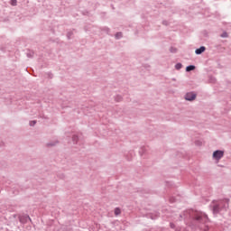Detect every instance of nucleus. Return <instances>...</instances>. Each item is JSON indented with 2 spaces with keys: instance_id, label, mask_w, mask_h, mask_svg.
<instances>
[{
  "instance_id": "obj_1",
  "label": "nucleus",
  "mask_w": 231,
  "mask_h": 231,
  "mask_svg": "<svg viewBox=\"0 0 231 231\" xmlns=\"http://www.w3.org/2000/svg\"><path fill=\"white\" fill-rule=\"evenodd\" d=\"M208 221V217L203 212L196 211L193 214L192 225L200 228L203 231H208V226L207 222Z\"/></svg>"
},
{
  "instance_id": "obj_2",
  "label": "nucleus",
  "mask_w": 231,
  "mask_h": 231,
  "mask_svg": "<svg viewBox=\"0 0 231 231\" xmlns=\"http://www.w3.org/2000/svg\"><path fill=\"white\" fill-rule=\"evenodd\" d=\"M213 214H219L221 210H226L228 208V199L220 200L218 202H213Z\"/></svg>"
},
{
  "instance_id": "obj_3",
  "label": "nucleus",
  "mask_w": 231,
  "mask_h": 231,
  "mask_svg": "<svg viewBox=\"0 0 231 231\" xmlns=\"http://www.w3.org/2000/svg\"><path fill=\"white\" fill-rule=\"evenodd\" d=\"M223 156H225L224 151L217 150L213 152V160H216V162H219Z\"/></svg>"
},
{
  "instance_id": "obj_4",
  "label": "nucleus",
  "mask_w": 231,
  "mask_h": 231,
  "mask_svg": "<svg viewBox=\"0 0 231 231\" xmlns=\"http://www.w3.org/2000/svg\"><path fill=\"white\" fill-rule=\"evenodd\" d=\"M185 100H188V102H192L193 100H196V93L194 92H188L184 96Z\"/></svg>"
},
{
  "instance_id": "obj_5",
  "label": "nucleus",
  "mask_w": 231,
  "mask_h": 231,
  "mask_svg": "<svg viewBox=\"0 0 231 231\" xmlns=\"http://www.w3.org/2000/svg\"><path fill=\"white\" fill-rule=\"evenodd\" d=\"M205 50H207V48H205V46H201L200 48H199L195 51V53H196V55H201V53H203V51H205Z\"/></svg>"
},
{
  "instance_id": "obj_6",
  "label": "nucleus",
  "mask_w": 231,
  "mask_h": 231,
  "mask_svg": "<svg viewBox=\"0 0 231 231\" xmlns=\"http://www.w3.org/2000/svg\"><path fill=\"white\" fill-rule=\"evenodd\" d=\"M196 69V66L194 65H189L186 68V71H194Z\"/></svg>"
},
{
  "instance_id": "obj_7",
  "label": "nucleus",
  "mask_w": 231,
  "mask_h": 231,
  "mask_svg": "<svg viewBox=\"0 0 231 231\" xmlns=\"http://www.w3.org/2000/svg\"><path fill=\"white\" fill-rule=\"evenodd\" d=\"M121 213H122V210H120V208H115V214H116V216H120Z\"/></svg>"
},
{
  "instance_id": "obj_8",
  "label": "nucleus",
  "mask_w": 231,
  "mask_h": 231,
  "mask_svg": "<svg viewBox=\"0 0 231 231\" xmlns=\"http://www.w3.org/2000/svg\"><path fill=\"white\" fill-rule=\"evenodd\" d=\"M115 100H116V102H122V96H120V95L116 96Z\"/></svg>"
},
{
  "instance_id": "obj_9",
  "label": "nucleus",
  "mask_w": 231,
  "mask_h": 231,
  "mask_svg": "<svg viewBox=\"0 0 231 231\" xmlns=\"http://www.w3.org/2000/svg\"><path fill=\"white\" fill-rule=\"evenodd\" d=\"M72 140L74 143H79V135H73Z\"/></svg>"
},
{
  "instance_id": "obj_10",
  "label": "nucleus",
  "mask_w": 231,
  "mask_h": 231,
  "mask_svg": "<svg viewBox=\"0 0 231 231\" xmlns=\"http://www.w3.org/2000/svg\"><path fill=\"white\" fill-rule=\"evenodd\" d=\"M181 68H183V65L181 63H177L175 65V69H181Z\"/></svg>"
},
{
  "instance_id": "obj_11",
  "label": "nucleus",
  "mask_w": 231,
  "mask_h": 231,
  "mask_svg": "<svg viewBox=\"0 0 231 231\" xmlns=\"http://www.w3.org/2000/svg\"><path fill=\"white\" fill-rule=\"evenodd\" d=\"M27 57H29V59H31L32 57H33V51H29V52H27Z\"/></svg>"
},
{
  "instance_id": "obj_12",
  "label": "nucleus",
  "mask_w": 231,
  "mask_h": 231,
  "mask_svg": "<svg viewBox=\"0 0 231 231\" xmlns=\"http://www.w3.org/2000/svg\"><path fill=\"white\" fill-rule=\"evenodd\" d=\"M12 6H17V0H11Z\"/></svg>"
},
{
  "instance_id": "obj_13",
  "label": "nucleus",
  "mask_w": 231,
  "mask_h": 231,
  "mask_svg": "<svg viewBox=\"0 0 231 231\" xmlns=\"http://www.w3.org/2000/svg\"><path fill=\"white\" fill-rule=\"evenodd\" d=\"M56 144H57V142H53V143H47V146L48 147H53V145H56Z\"/></svg>"
},
{
  "instance_id": "obj_14",
  "label": "nucleus",
  "mask_w": 231,
  "mask_h": 231,
  "mask_svg": "<svg viewBox=\"0 0 231 231\" xmlns=\"http://www.w3.org/2000/svg\"><path fill=\"white\" fill-rule=\"evenodd\" d=\"M116 39H122V32H117L116 34Z\"/></svg>"
},
{
  "instance_id": "obj_15",
  "label": "nucleus",
  "mask_w": 231,
  "mask_h": 231,
  "mask_svg": "<svg viewBox=\"0 0 231 231\" xmlns=\"http://www.w3.org/2000/svg\"><path fill=\"white\" fill-rule=\"evenodd\" d=\"M175 201H178V199H175V198H171L170 199V203H175Z\"/></svg>"
},
{
  "instance_id": "obj_16",
  "label": "nucleus",
  "mask_w": 231,
  "mask_h": 231,
  "mask_svg": "<svg viewBox=\"0 0 231 231\" xmlns=\"http://www.w3.org/2000/svg\"><path fill=\"white\" fill-rule=\"evenodd\" d=\"M71 35H73V32H69L67 33L68 39H71Z\"/></svg>"
},
{
  "instance_id": "obj_17",
  "label": "nucleus",
  "mask_w": 231,
  "mask_h": 231,
  "mask_svg": "<svg viewBox=\"0 0 231 231\" xmlns=\"http://www.w3.org/2000/svg\"><path fill=\"white\" fill-rule=\"evenodd\" d=\"M35 124H37L36 121H31V122H30V125H31L32 127H33V125H35Z\"/></svg>"
},
{
  "instance_id": "obj_18",
  "label": "nucleus",
  "mask_w": 231,
  "mask_h": 231,
  "mask_svg": "<svg viewBox=\"0 0 231 231\" xmlns=\"http://www.w3.org/2000/svg\"><path fill=\"white\" fill-rule=\"evenodd\" d=\"M202 142L198 140V141H195V145H201Z\"/></svg>"
},
{
  "instance_id": "obj_19",
  "label": "nucleus",
  "mask_w": 231,
  "mask_h": 231,
  "mask_svg": "<svg viewBox=\"0 0 231 231\" xmlns=\"http://www.w3.org/2000/svg\"><path fill=\"white\" fill-rule=\"evenodd\" d=\"M170 226H171V228H175L176 226L174 224H171Z\"/></svg>"
},
{
  "instance_id": "obj_20",
  "label": "nucleus",
  "mask_w": 231,
  "mask_h": 231,
  "mask_svg": "<svg viewBox=\"0 0 231 231\" xmlns=\"http://www.w3.org/2000/svg\"><path fill=\"white\" fill-rule=\"evenodd\" d=\"M221 37H226V33H223Z\"/></svg>"
},
{
  "instance_id": "obj_21",
  "label": "nucleus",
  "mask_w": 231,
  "mask_h": 231,
  "mask_svg": "<svg viewBox=\"0 0 231 231\" xmlns=\"http://www.w3.org/2000/svg\"><path fill=\"white\" fill-rule=\"evenodd\" d=\"M28 219H29V221H31V218H30V217H26V220H28Z\"/></svg>"
},
{
  "instance_id": "obj_22",
  "label": "nucleus",
  "mask_w": 231,
  "mask_h": 231,
  "mask_svg": "<svg viewBox=\"0 0 231 231\" xmlns=\"http://www.w3.org/2000/svg\"><path fill=\"white\" fill-rule=\"evenodd\" d=\"M175 88H178V85H175Z\"/></svg>"
},
{
  "instance_id": "obj_23",
  "label": "nucleus",
  "mask_w": 231,
  "mask_h": 231,
  "mask_svg": "<svg viewBox=\"0 0 231 231\" xmlns=\"http://www.w3.org/2000/svg\"><path fill=\"white\" fill-rule=\"evenodd\" d=\"M172 80H176L175 79H172Z\"/></svg>"
}]
</instances>
